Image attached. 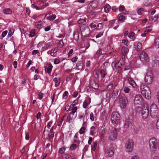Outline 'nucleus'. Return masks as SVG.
Wrapping results in <instances>:
<instances>
[{"label":"nucleus","mask_w":159,"mask_h":159,"mask_svg":"<svg viewBox=\"0 0 159 159\" xmlns=\"http://www.w3.org/2000/svg\"><path fill=\"white\" fill-rule=\"evenodd\" d=\"M74 119V118H73L72 116H68L67 117V119L66 121L69 123H70L72 121V120Z\"/></svg>","instance_id":"41"},{"label":"nucleus","mask_w":159,"mask_h":159,"mask_svg":"<svg viewBox=\"0 0 159 159\" xmlns=\"http://www.w3.org/2000/svg\"><path fill=\"white\" fill-rule=\"evenodd\" d=\"M39 52L38 50H34L32 52V54L33 55H35L38 53H39Z\"/></svg>","instance_id":"62"},{"label":"nucleus","mask_w":159,"mask_h":159,"mask_svg":"<svg viewBox=\"0 0 159 159\" xmlns=\"http://www.w3.org/2000/svg\"><path fill=\"white\" fill-rule=\"evenodd\" d=\"M7 30H5L4 31H3L2 34V37H4L5 36L7 35Z\"/></svg>","instance_id":"61"},{"label":"nucleus","mask_w":159,"mask_h":159,"mask_svg":"<svg viewBox=\"0 0 159 159\" xmlns=\"http://www.w3.org/2000/svg\"><path fill=\"white\" fill-rule=\"evenodd\" d=\"M14 30H10L9 31L8 37H10L12 35H13Z\"/></svg>","instance_id":"50"},{"label":"nucleus","mask_w":159,"mask_h":159,"mask_svg":"<svg viewBox=\"0 0 159 159\" xmlns=\"http://www.w3.org/2000/svg\"><path fill=\"white\" fill-rule=\"evenodd\" d=\"M143 99L142 96L139 95H137L134 101V104L135 105H141L143 103Z\"/></svg>","instance_id":"11"},{"label":"nucleus","mask_w":159,"mask_h":159,"mask_svg":"<svg viewBox=\"0 0 159 159\" xmlns=\"http://www.w3.org/2000/svg\"><path fill=\"white\" fill-rule=\"evenodd\" d=\"M123 64V62L122 61L116 60L112 63L111 65L114 70H120Z\"/></svg>","instance_id":"7"},{"label":"nucleus","mask_w":159,"mask_h":159,"mask_svg":"<svg viewBox=\"0 0 159 159\" xmlns=\"http://www.w3.org/2000/svg\"><path fill=\"white\" fill-rule=\"evenodd\" d=\"M111 8V6L108 4H106L104 7L105 11L106 12L108 13Z\"/></svg>","instance_id":"33"},{"label":"nucleus","mask_w":159,"mask_h":159,"mask_svg":"<svg viewBox=\"0 0 159 159\" xmlns=\"http://www.w3.org/2000/svg\"><path fill=\"white\" fill-rule=\"evenodd\" d=\"M154 45L156 48H159V38L156 39L155 40Z\"/></svg>","instance_id":"29"},{"label":"nucleus","mask_w":159,"mask_h":159,"mask_svg":"<svg viewBox=\"0 0 159 159\" xmlns=\"http://www.w3.org/2000/svg\"><path fill=\"white\" fill-rule=\"evenodd\" d=\"M133 148V142L131 140H129L126 143V149L127 152L132 151Z\"/></svg>","instance_id":"13"},{"label":"nucleus","mask_w":159,"mask_h":159,"mask_svg":"<svg viewBox=\"0 0 159 159\" xmlns=\"http://www.w3.org/2000/svg\"><path fill=\"white\" fill-rule=\"evenodd\" d=\"M77 107H75L71 110V111L70 112L69 116H72V117L74 118V119L75 118L76 116L74 115L75 113L77 111Z\"/></svg>","instance_id":"22"},{"label":"nucleus","mask_w":159,"mask_h":159,"mask_svg":"<svg viewBox=\"0 0 159 159\" xmlns=\"http://www.w3.org/2000/svg\"><path fill=\"white\" fill-rule=\"evenodd\" d=\"M129 89L127 87H125L124 88V91L125 93H128L129 92Z\"/></svg>","instance_id":"56"},{"label":"nucleus","mask_w":159,"mask_h":159,"mask_svg":"<svg viewBox=\"0 0 159 159\" xmlns=\"http://www.w3.org/2000/svg\"><path fill=\"white\" fill-rule=\"evenodd\" d=\"M54 132H50L48 134V137L50 140L53 139L54 137Z\"/></svg>","instance_id":"44"},{"label":"nucleus","mask_w":159,"mask_h":159,"mask_svg":"<svg viewBox=\"0 0 159 159\" xmlns=\"http://www.w3.org/2000/svg\"><path fill=\"white\" fill-rule=\"evenodd\" d=\"M57 51L55 49H52L51 51V55L53 57H55L56 55Z\"/></svg>","instance_id":"40"},{"label":"nucleus","mask_w":159,"mask_h":159,"mask_svg":"<svg viewBox=\"0 0 159 159\" xmlns=\"http://www.w3.org/2000/svg\"><path fill=\"white\" fill-rule=\"evenodd\" d=\"M142 44L139 42H137L135 43V48L137 51L140 50L142 48Z\"/></svg>","instance_id":"21"},{"label":"nucleus","mask_w":159,"mask_h":159,"mask_svg":"<svg viewBox=\"0 0 159 159\" xmlns=\"http://www.w3.org/2000/svg\"><path fill=\"white\" fill-rule=\"evenodd\" d=\"M65 148H60L59 150L58 154L59 155H60V154H61V155H62L63 154H65L64 153L65 151Z\"/></svg>","instance_id":"35"},{"label":"nucleus","mask_w":159,"mask_h":159,"mask_svg":"<svg viewBox=\"0 0 159 159\" xmlns=\"http://www.w3.org/2000/svg\"><path fill=\"white\" fill-rule=\"evenodd\" d=\"M118 89L115 88L112 93L110 95V98L114 99L116 98L118 95Z\"/></svg>","instance_id":"16"},{"label":"nucleus","mask_w":159,"mask_h":159,"mask_svg":"<svg viewBox=\"0 0 159 159\" xmlns=\"http://www.w3.org/2000/svg\"><path fill=\"white\" fill-rule=\"evenodd\" d=\"M89 84L94 89H97L99 87L98 85L93 80H91L90 81Z\"/></svg>","instance_id":"17"},{"label":"nucleus","mask_w":159,"mask_h":159,"mask_svg":"<svg viewBox=\"0 0 159 159\" xmlns=\"http://www.w3.org/2000/svg\"><path fill=\"white\" fill-rule=\"evenodd\" d=\"M135 33L133 32H131L129 33L128 35L129 38L131 39H133L134 38Z\"/></svg>","instance_id":"45"},{"label":"nucleus","mask_w":159,"mask_h":159,"mask_svg":"<svg viewBox=\"0 0 159 159\" xmlns=\"http://www.w3.org/2000/svg\"><path fill=\"white\" fill-rule=\"evenodd\" d=\"M96 128L94 126L91 127L90 130V135L93 136L96 133L95 132Z\"/></svg>","instance_id":"24"},{"label":"nucleus","mask_w":159,"mask_h":159,"mask_svg":"<svg viewBox=\"0 0 159 159\" xmlns=\"http://www.w3.org/2000/svg\"><path fill=\"white\" fill-rule=\"evenodd\" d=\"M142 117L146 119L148 116L149 114L148 106L147 104H145L142 108L141 112Z\"/></svg>","instance_id":"9"},{"label":"nucleus","mask_w":159,"mask_h":159,"mask_svg":"<svg viewBox=\"0 0 159 159\" xmlns=\"http://www.w3.org/2000/svg\"><path fill=\"white\" fill-rule=\"evenodd\" d=\"M68 92H67V91H65L64 92V93L63 95V98L65 99L67 97V95H68Z\"/></svg>","instance_id":"54"},{"label":"nucleus","mask_w":159,"mask_h":159,"mask_svg":"<svg viewBox=\"0 0 159 159\" xmlns=\"http://www.w3.org/2000/svg\"><path fill=\"white\" fill-rule=\"evenodd\" d=\"M78 102L77 100H75L70 105L71 107H74L75 105Z\"/></svg>","instance_id":"53"},{"label":"nucleus","mask_w":159,"mask_h":159,"mask_svg":"<svg viewBox=\"0 0 159 159\" xmlns=\"http://www.w3.org/2000/svg\"><path fill=\"white\" fill-rule=\"evenodd\" d=\"M83 66L82 61H80L78 62L76 65L75 69L77 70H81L83 68Z\"/></svg>","instance_id":"19"},{"label":"nucleus","mask_w":159,"mask_h":159,"mask_svg":"<svg viewBox=\"0 0 159 159\" xmlns=\"http://www.w3.org/2000/svg\"><path fill=\"white\" fill-rule=\"evenodd\" d=\"M86 20L85 19H80L78 21V23L79 24L84 23L85 22Z\"/></svg>","instance_id":"58"},{"label":"nucleus","mask_w":159,"mask_h":159,"mask_svg":"<svg viewBox=\"0 0 159 159\" xmlns=\"http://www.w3.org/2000/svg\"><path fill=\"white\" fill-rule=\"evenodd\" d=\"M154 66L157 68H159V61L157 60H155L153 61V62Z\"/></svg>","instance_id":"30"},{"label":"nucleus","mask_w":159,"mask_h":159,"mask_svg":"<svg viewBox=\"0 0 159 159\" xmlns=\"http://www.w3.org/2000/svg\"><path fill=\"white\" fill-rule=\"evenodd\" d=\"M98 6V2L96 1H93L88 4V7L91 11H93Z\"/></svg>","instance_id":"14"},{"label":"nucleus","mask_w":159,"mask_h":159,"mask_svg":"<svg viewBox=\"0 0 159 159\" xmlns=\"http://www.w3.org/2000/svg\"><path fill=\"white\" fill-rule=\"evenodd\" d=\"M91 102V99L90 98H87L86 99L83 103V107L84 108H86L88 105L90 104Z\"/></svg>","instance_id":"20"},{"label":"nucleus","mask_w":159,"mask_h":159,"mask_svg":"<svg viewBox=\"0 0 159 159\" xmlns=\"http://www.w3.org/2000/svg\"><path fill=\"white\" fill-rule=\"evenodd\" d=\"M118 97L120 100L121 108H125L128 102L127 98L123 94H119Z\"/></svg>","instance_id":"5"},{"label":"nucleus","mask_w":159,"mask_h":159,"mask_svg":"<svg viewBox=\"0 0 159 159\" xmlns=\"http://www.w3.org/2000/svg\"><path fill=\"white\" fill-rule=\"evenodd\" d=\"M121 52L122 54L123 57H125V55L127 52V48L126 47H123L121 48Z\"/></svg>","instance_id":"26"},{"label":"nucleus","mask_w":159,"mask_h":159,"mask_svg":"<svg viewBox=\"0 0 159 159\" xmlns=\"http://www.w3.org/2000/svg\"><path fill=\"white\" fill-rule=\"evenodd\" d=\"M4 13L7 14H10L12 13V10L9 8L5 9L3 11Z\"/></svg>","instance_id":"27"},{"label":"nucleus","mask_w":159,"mask_h":159,"mask_svg":"<svg viewBox=\"0 0 159 159\" xmlns=\"http://www.w3.org/2000/svg\"><path fill=\"white\" fill-rule=\"evenodd\" d=\"M153 74L150 70H148L145 77V81L148 84H151L152 82Z\"/></svg>","instance_id":"8"},{"label":"nucleus","mask_w":159,"mask_h":159,"mask_svg":"<svg viewBox=\"0 0 159 159\" xmlns=\"http://www.w3.org/2000/svg\"><path fill=\"white\" fill-rule=\"evenodd\" d=\"M60 62V60L58 59H55L54 61V63L55 64H57Z\"/></svg>","instance_id":"60"},{"label":"nucleus","mask_w":159,"mask_h":159,"mask_svg":"<svg viewBox=\"0 0 159 159\" xmlns=\"http://www.w3.org/2000/svg\"><path fill=\"white\" fill-rule=\"evenodd\" d=\"M106 152L109 157H112L114 154V149L112 147H107L106 148Z\"/></svg>","instance_id":"15"},{"label":"nucleus","mask_w":159,"mask_h":159,"mask_svg":"<svg viewBox=\"0 0 159 159\" xmlns=\"http://www.w3.org/2000/svg\"><path fill=\"white\" fill-rule=\"evenodd\" d=\"M158 18V15H155L154 17L152 16H151L149 19V20L151 21H153L154 22H156Z\"/></svg>","instance_id":"28"},{"label":"nucleus","mask_w":159,"mask_h":159,"mask_svg":"<svg viewBox=\"0 0 159 159\" xmlns=\"http://www.w3.org/2000/svg\"><path fill=\"white\" fill-rule=\"evenodd\" d=\"M100 74L102 77L103 78L104 77L105 75L107 74V73L106 71V70L102 69L101 70Z\"/></svg>","instance_id":"39"},{"label":"nucleus","mask_w":159,"mask_h":159,"mask_svg":"<svg viewBox=\"0 0 159 159\" xmlns=\"http://www.w3.org/2000/svg\"><path fill=\"white\" fill-rule=\"evenodd\" d=\"M150 113L151 117L154 118L159 116V110L157 106L155 103H152L150 106Z\"/></svg>","instance_id":"2"},{"label":"nucleus","mask_w":159,"mask_h":159,"mask_svg":"<svg viewBox=\"0 0 159 159\" xmlns=\"http://www.w3.org/2000/svg\"><path fill=\"white\" fill-rule=\"evenodd\" d=\"M80 30L82 35L84 37H87L90 33V29L85 24H83L81 26Z\"/></svg>","instance_id":"6"},{"label":"nucleus","mask_w":159,"mask_h":159,"mask_svg":"<svg viewBox=\"0 0 159 159\" xmlns=\"http://www.w3.org/2000/svg\"><path fill=\"white\" fill-rule=\"evenodd\" d=\"M77 147V145L76 144H73L70 147V149L72 150H74L76 149Z\"/></svg>","instance_id":"52"},{"label":"nucleus","mask_w":159,"mask_h":159,"mask_svg":"<svg viewBox=\"0 0 159 159\" xmlns=\"http://www.w3.org/2000/svg\"><path fill=\"white\" fill-rule=\"evenodd\" d=\"M129 84L131 85L133 88H136L137 84L135 81L131 78H129L128 80Z\"/></svg>","instance_id":"18"},{"label":"nucleus","mask_w":159,"mask_h":159,"mask_svg":"<svg viewBox=\"0 0 159 159\" xmlns=\"http://www.w3.org/2000/svg\"><path fill=\"white\" fill-rule=\"evenodd\" d=\"M52 66H49L47 68L46 72L48 73H50L52 71Z\"/></svg>","instance_id":"46"},{"label":"nucleus","mask_w":159,"mask_h":159,"mask_svg":"<svg viewBox=\"0 0 159 159\" xmlns=\"http://www.w3.org/2000/svg\"><path fill=\"white\" fill-rule=\"evenodd\" d=\"M118 18L119 20L122 22H123L125 19V16L122 15L121 14H119L118 15Z\"/></svg>","instance_id":"32"},{"label":"nucleus","mask_w":159,"mask_h":159,"mask_svg":"<svg viewBox=\"0 0 159 159\" xmlns=\"http://www.w3.org/2000/svg\"><path fill=\"white\" fill-rule=\"evenodd\" d=\"M50 45L51 43H48L45 44L43 48L44 49H48V48L50 46Z\"/></svg>","instance_id":"49"},{"label":"nucleus","mask_w":159,"mask_h":159,"mask_svg":"<svg viewBox=\"0 0 159 159\" xmlns=\"http://www.w3.org/2000/svg\"><path fill=\"white\" fill-rule=\"evenodd\" d=\"M25 139L27 140H28L29 139V133L27 132H25Z\"/></svg>","instance_id":"59"},{"label":"nucleus","mask_w":159,"mask_h":159,"mask_svg":"<svg viewBox=\"0 0 159 159\" xmlns=\"http://www.w3.org/2000/svg\"><path fill=\"white\" fill-rule=\"evenodd\" d=\"M156 127L157 129H159V118L156 123Z\"/></svg>","instance_id":"64"},{"label":"nucleus","mask_w":159,"mask_h":159,"mask_svg":"<svg viewBox=\"0 0 159 159\" xmlns=\"http://www.w3.org/2000/svg\"><path fill=\"white\" fill-rule=\"evenodd\" d=\"M73 36L74 38L75 39H78L79 37V34L78 30H75L74 32Z\"/></svg>","instance_id":"34"},{"label":"nucleus","mask_w":159,"mask_h":159,"mask_svg":"<svg viewBox=\"0 0 159 159\" xmlns=\"http://www.w3.org/2000/svg\"><path fill=\"white\" fill-rule=\"evenodd\" d=\"M38 6V9L41 10L43 9L44 8V3L42 1L41 2H39L37 3Z\"/></svg>","instance_id":"23"},{"label":"nucleus","mask_w":159,"mask_h":159,"mask_svg":"<svg viewBox=\"0 0 159 159\" xmlns=\"http://www.w3.org/2000/svg\"><path fill=\"white\" fill-rule=\"evenodd\" d=\"M141 92L142 94L147 99L151 98V93L149 87L144 85H142L140 88Z\"/></svg>","instance_id":"1"},{"label":"nucleus","mask_w":159,"mask_h":159,"mask_svg":"<svg viewBox=\"0 0 159 159\" xmlns=\"http://www.w3.org/2000/svg\"><path fill=\"white\" fill-rule=\"evenodd\" d=\"M150 148L152 152H154L157 149L158 146V143L156 139L151 138L149 141Z\"/></svg>","instance_id":"3"},{"label":"nucleus","mask_w":159,"mask_h":159,"mask_svg":"<svg viewBox=\"0 0 159 159\" xmlns=\"http://www.w3.org/2000/svg\"><path fill=\"white\" fill-rule=\"evenodd\" d=\"M71 107H72L71 106H69V104H67L65 107V110L66 111H68L70 110Z\"/></svg>","instance_id":"51"},{"label":"nucleus","mask_w":159,"mask_h":159,"mask_svg":"<svg viewBox=\"0 0 159 159\" xmlns=\"http://www.w3.org/2000/svg\"><path fill=\"white\" fill-rule=\"evenodd\" d=\"M35 31L34 30H32L30 31V36L31 37H34L35 35Z\"/></svg>","instance_id":"48"},{"label":"nucleus","mask_w":159,"mask_h":159,"mask_svg":"<svg viewBox=\"0 0 159 159\" xmlns=\"http://www.w3.org/2000/svg\"><path fill=\"white\" fill-rule=\"evenodd\" d=\"M151 31V30L149 29H148L144 32V33L143 34H142V36L143 37H145L146 36V34H147L148 33Z\"/></svg>","instance_id":"57"},{"label":"nucleus","mask_w":159,"mask_h":159,"mask_svg":"<svg viewBox=\"0 0 159 159\" xmlns=\"http://www.w3.org/2000/svg\"><path fill=\"white\" fill-rule=\"evenodd\" d=\"M98 143L97 142H95L93 144L92 146L91 149L93 151H95L96 148L97 147Z\"/></svg>","instance_id":"43"},{"label":"nucleus","mask_w":159,"mask_h":159,"mask_svg":"<svg viewBox=\"0 0 159 159\" xmlns=\"http://www.w3.org/2000/svg\"><path fill=\"white\" fill-rule=\"evenodd\" d=\"M120 129L115 128L113 130L111 131L109 134V139L110 140H114L117 138V133L119 132Z\"/></svg>","instance_id":"10"},{"label":"nucleus","mask_w":159,"mask_h":159,"mask_svg":"<svg viewBox=\"0 0 159 159\" xmlns=\"http://www.w3.org/2000/svg\"><path fill=\"white\" fill-rule=\"evenodd\" d=\"M85 130V127H82L79 130V133L80 134H82L84 133Z\"/></svg>","instance_id":"47"},{"label":"nucleus","mask_w":159,"mask_h":159,"mask_svg":"<svg viewBox=\"0 0 159 159\" xmlns=\"http://www.w3.org/2000/svg\"><path fill=\"white\" fill-rule=\"evenodd\" d=\"M140 59L143 62H146L148 61V57L147 53L142 52L140 54Z\"/></svg>","instance_id":"12"},{"label":"nucleus","mask_w":159,"mask_h":159,"mask_svg":"<svg viewBox=\"0 0 159 159\" xmlns=\"http://www.w3.org/2000/svg\"><path fill=\"white\" fill-rule=\"evenodd\" d=\"M113 89V84H109L107 87V89L108 91H111Z\"/></svg>","instance_id":"42"},{"label":"nucleus","mask_w":159,"mask_h":159,"mask_svg":"<svg viewBox=\"0 0 159 159\" xmlns=\"http://www.w3.org/2000/svg\"><path fill=\"white\" fill-rule=\"evenodd\" d=\"M131 159H140V158L139 156L135 155L133 156Z\"/></svg>","instance_id":"63"},{"label":"nucleus","mask_w":159,"mask_h":159,"mask_svg":"<svg viewBox=\"0 0 159 159\" xmlns=\"http://www.w3.org/2000/svg\"><path fill=\"white\" fill-rule=\"evenodd\" d=\"M119 8V10L121 12H123L124 14H126V13L124 12L125 11V7L124 6H120Z\"/></svg>","instance_id":"37"},{"label":"nucleus","mask_w":159,"mask_h":159,"mask_svg":"<svg viewBox=\"0 0 159 159\" xmlns=\"http://www.w3.org/2000/svg\"><path fill=\"white\" fill-rule=\"evenodd\" d=\"M62 157L65 159H72V157L68 154H63L62 155Z\"/></svg>","instance_id":"31"},{"label":"nucleus","mask_w":159,"mask_h":159,"mask_svg":"<svg viewBox=\"0 0 159 159\" xmlns=\"http://www.w3.org/2000/svg\"><path fill=\"white\" fill-rule=\"evenodd\" d=\"M53 81L55 83V86L56 87L58 86L60 83V80H58L57 78H54Z\"/></svg>","instance_id":"36"},{"label":"nucleus","mask_w":159,"mask_h":159,"mask_svg":"<svg viewBox=\"0 0 159 159\" xmlns=\"http://www.w3.org/2000/svg\"><path fill=\"white\" fill-rule=\"evenodd\" d=\"M48 14L46 15L45 16V18H46V19L52 20H54L56 18V15L55 14H52L51 16H47Z\"/></svg>","instance_id":"25"},{"label":"nucleus","mask_w":159,"mask_h":159,"mask_svg":"<svg viewBox=\"0 0 159 159\" xmlns=\"http://www.w3.org/2000/svg\"><path fill=\"white\" fill-rule=\"evenodd\" d=\"M131 120L130 119H128L126 120L125 124V126L127 127L130 125L131 124Z\"/></svg>","instance_id":"38"},{"label":"nucleus","mask_w":159,"mask_h":159,"mask_svg":"<svg viewBox=\"0 0 159 159\" xmlns=\"http://www.w3.org/2000/svg\"><path fill=\"white\" fill-rule=\"evenodd\" d=\"M95 117L93 113H91L90 114V119L92 121H93L95 120Z\"/></svg>","instance_id":"55"},{"label":"nucleus","mask_w":159,"mask_h":159,"mask_svg":"<svg viewBox=\"0 0 159 159\" xmlns=\"http://www.w3.org/2000/svg\"><path fill=\"white\" fill-rule=\"evenodd\" d=\"M111 120L112 124L116 126L120 122V116L116 112H112L111 116Z\"/></svg>","instance_id":"4"}]
</instances>
